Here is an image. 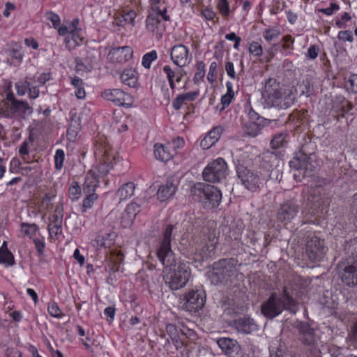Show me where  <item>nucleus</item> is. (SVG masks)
<instances>
[{
    "instance_id": "e2e57ef3",
    "label": "nucleus",
    "mask_w": 357,
    "mask_h": 357,
    "mask_svg": "<svg viewBox=\"0 0 357 357\" xmlns=\"http://www.w3.org/2000/svg\"><path fill=\"white\" fill-rule=\"evenodd\" d=\"M319 48L317 45H312L307 50V56L310 59H314L317 57Z\"/></svg>"
},
{
    "instance_id": "58836bf2",
    "label": "nucleus",
    "mask_w": 357,
    "mask_h": 357,
    "mask_svg": "<svg viewBox=\"0 0 357 357\" xmlns=\"http://www.w3.org/2000/svg\"><path fill=\"white\" fill-rule=\"evenodd\" d=\"M158 54L155 50H152L150 52L145 54L142 57V66L147 69H149L152 61L156 60Z\"/></svg>"
},
{
    "instance_id": "8fccbe9b",
    "label": "nucleus",
    "mask_w": 357,
    "mask_h": 357,
    "mask_svg": "<svg viewBox=\"0 0 357 357\" xmlns=\"http://www.w3.org/2000/svg\"><path fill=\"white\" fill-rule=\"evenodd\" d=\"M218 64L213 61L211 63L209 71L207 75V79L210 83H213L216 79Z\"/></svg>"
},
{
    "instance_id": "bb28decb",
    "label": "nucleus",
    "mask_w": 357,
    "mask_h": 357,
    "mask_svg": "<svg viewBox=\"0 0 357 357\" xmlns=\"http://www.w3.org/2000/svg\"><path fill=\"white\" fill-rule=\"evenodd\" d=\"M154 155L157 160L163 162L169 161L173 157V153L170 151L169 148L162 144L154 145Z\"/></svg>"
},
{
    "instance_id": "774afa93",
    "label": "nucleus",
    "mask_w": 357,
    "mask_h": 357,
    "mask_svg": "<svg viewBox=\"0 0 357 357\" xmlns=\"http://www.w3.org/2000/svg\"><path fill=\"white\" fill-rule=\"evenodd\" d=\"M29 149V142H27V140H25L21 144L20 149H19V153L21 155H28Z\"/></svg>"
},
{
    "instance_id": "f704fd0d",
    "label": "nucleus",
    "mask_w": 357,
    "mask_h": 357,
    "mask_svg": "<svg viewBox=\"0 0 357 357\" xmlns=\"http://www.w3.org/2000/svg\"><path fill=\"white\" fill-rule=\"evenodd\" d=\"M280 89L279 84L273 78L268 79L265 84L264 96L268 97Z\"/></svg>"
},
{
    "instance_id": "6ab92c4d",
    "label": "nucleus",
    "mask_w": 357,
    "mask_h": 357,
    "mask_svg": "<svg viewBox=\"0 0 357 357\" xmlns=\"http://www.w3.org/2000/svg\"><path fill=\"white\" fill-rule=\"evenodd\" d=\"M146 202V199L145 197L136 198L132 202L127 206L123 217V218L125 216L127 217V225L132 222L135 216L140 212L142 206H143Z\"/></svg>"
},
{
    "instance_id": "603ef678",
    "label": "nucleus",
    "mask_w": 357,
    "mask_h": 357,
    "mask_svg": "<svg viewBox=\"0 0 357 357\" xmlns=\"http://www.w3.org/2000/svg\"><path fill=\"white\" fill-rule=\"evenodd\" d=\"M151 14H155L157 15V18L160 19L162 18L165 21H169L170 17L167 15V9L166 8H164L163 9H160L158 7H155V8H153Z\"/></svg>"
},
{
    "instance_id": "39448f33",
    "label": "nucleus",
    "mask_w": 357,
    "mask_h": 357,
    "mask_svg": "<svg viewBox=\"0 0 357 357\" xmlns=\"http://www.w3.org/2000/svg\"><path fill=\"white\" fill-rule=\"evenodd\" d=\"M238 261L234 258L222 259L214 263L209 275L211 282L219 284L228 281L236 272Z\"/></svg>"
},
{
    "instance_id": "a18cd8bd",
    "label": "nucleus",
    "mask_w": 357,
    "mask_h": 357,
    "mask_svg": "<svg viewBox=\"0 0 357 357\" xmlns=\"http://www.w3.org/2000/svg\"><path fill=\"white\" fill-rule=\"evenodd\" d=\"M47 310L49 314L54 317L56 318H61L63 314L61 310V309L59 307L58 305L55 302H52L49 303L47 307Z\"/></svg>"
},
{
    "instance_id": "dca6fc26",
    "label": "nucleus",
    "mask_w": 357,
    "mask_h": 357,
    "mask_svg": "<svg viewBox=\"0 0 357 357\" xmlns=\"http://www.w3.org/2000/svg\"><path fill=\"white\" fill-rule=\"evenodd\" d=\"M132 53L129 46L114 47L109 51L107 59L113 63H125L132 59Z\"/></svg>"
},
{
    "instance_id": "4d7b16f0",
    "label": "nucleus",
    "mask_w": 357,
    "mask_h": 357,
    "mask_svg": "<svg viewBox=\"0 0 357 357\" xmlns=\"http://www.w3.org/2000/svg\"><path fill=\"white\" fill-rule=\"evenodd\" d=\"M337 38L340 40L342 41H348V42H353L354 38L351 33V31H340L338 33Z\"/></svg>"
},
{
    "instance_id": "052dcab7",
    "label": "nucleus",
    "mask_w": 357,
    "mask_h": 357,
    "mask_svg": "<svg viewBox=\"0 0 357 357\" xmlns=\"http://www.w3.org/2000/svg\"><path fill=\"white\" fill-rule=\"evenodd\" d=\"M262 173H264L266 175L268 176V179L271 180H275L280 181L282 178V174L278 169H272L270 174H268V172H265L264 171Z\"/></svg>"
},
{
    "instance_id": "ddd939ff",
    "label": "nucleus",
    "mask_w": 357,
    "mask_h": 357,
    "mask_svg": "<svg viewBox=\"0 0 357 357\" xmlns=\"http://www.w3.org/2000/svg\"><path fill=\"white\" fill-rule=\"evenodd\" d=\"M170 56L172 62L178 67L189 64L192 59L188 48L181 44L176 45L171 49Z\"/></svg>"
},
{
    "instance_id": "bf43d9fd",
    "label": "nucleus",
    "mask_w": 357,
    "mask_h": 357,
    "mask_svg": "<svg viewBox=\"0 0 357 357\" xmlns=\"http://www.w3.org/2000/svg\"><path fill=\"white\" fill-rule=\"evenodd\" d=\"M22 231L26 235H33L37 231V226L34 224L29 225L23 223L22 225Z\"/></svg>"
},
{
    "instance_id": "f3484780",
    "label": "nucleus",
    "mask_w": 357,
    "mask_h": 357,
    "mask_svg": "<svg viewBox=\"0 0 357 357\" xmlns=\"http://www.w3.org/2000/svg\"><path fill=\"white\" fill-rule=\"evenodd\" d=\"M267 103L279 109H285L291 104V98L282 89L267 97Z\"/></svg>"
},
{
    "instance_id": "7ed1b4c3",
    "label": "nucleus",
    "mask_w": 357,
    "mask_h": 357,
    "mask_svg": "<svg viewBox=\"0 0 357 357\" xmlns=\"http://www.w3.org/2000/svg\"><path fill=\"white\" fill-rule=\"evenodd\" d=\"M236 174L241 185L248 190L257 192L268 181V176L261 171L250 169L243 165H236Z\"/></svg>"
},
{
    "instance_id": "de8ad7c7",
    "label": "nucleus",
    "mask_w": 357,
    "mask_h": 357,
    "mask_svg": "<svg viewBox=\"0 0 357 357\" xmlns=\"http://www.w3.org/2000/svg\"><path fill=\"white\" fill-rule=\"evenodd\" d=\"M81 192V189L77 183H74L69 188L68 193L70 198L73 200H77Z\"/></svg>"
},
{
    "instance_id": "c9c22d12",
    "label": "nucleus",
    "mask_w": 357,
    "mask_h": 357,
    "mask_svg": "<svg viewBox=\"0 0 357 357\" xmlns=\"http://www.w3.org/2000/svg\"><path fill=\"white\" fill-rule=\"evenodd\" d=\"M280 34V30L275 27L266 29L263 33V36L267 42H271L276 39Z\"/></svg>"
},
{
    "instance_id": "20e7f679",
    "label": "nucleus",
    "mask_w": 357,
    "mask_h": 357,
    "mask_svg": "<svg viewBox=\"0 0 357 357\" xmlns=\"http://www.w3.org/2000/svg\"><path fill=\"white\" fill-rule=\"evenodd\" d=\"M191 193L195 200L209 208L218 207L222 200L221 191L211 185L198 183L191 190Z\"/></svg>"
},
{
    "instance_id": "2eb2a0df",
    "label": "nucleus",
    "mask_w": 357,
    "mask_h": 357,
    "mask_svg": "<svg viewBox=\"0 0 357 357\" xmlns=\"http://www.w3.org/2000/svg\"><path fill=\"white\" fill-rule=\"evenodd\" d=\"M217 344L222 351L229 357H236L241 352V346L236 340L229 337H220Z\"/></svg>"
},
{
    "instance_id": "a878e982",
    "label": "nucleus",
    "mask_w": 357,
    "mask_h": 357,
    "mask_svg": "<svg viewBox=\"0 0 357 357\" xmlns=\"http://www.w3.org/2000/svg\"><path fill=\"white\" fill-rule=\"evenodd\" d=\"M302 342L305 346V351L307 357H320L321 350L318 342L314 337L301 338Z\"/></svg>"
},
{
    "instance_id": "680f3d73",
    "label": "nucleus",
    "mask_w": 357,
    "mask_h": 357,
    "mask_svg": "<svg viewBox=\"0 0 357 357\" xmlns=\"http://www.w3.org/2000/svg\"><path fill=\"white\" fill-rule=\"evenodd\" d=\"M348 82L350 84V89L351 91L357 93V75H351L349 77Z\"/></svg>"
},
{
    "instance_id": "1a4fd4ad",
    "label": "nucleus",
    "mask_w": 357,
    "mask_h": 357,
    "mask_svg": "<svg viewBox=\"0 0 357 357\" xmlns=\"http://www.w3.org/2000/svg\"><path fill=\"white\" fill-rule=\"evenodd\" d=\"M289 166L295 169L304 170L303 176H307L317 169L318 164L314 155L307 154L302 150L299 156L295 157L289 162Z\"/></svg>"
},
{
    "instance_id": "9d476101",
    "label": "nucleus",
    "mask_w": 357,
    "mask_h": 357,
    "mask_svg": "<svg viewBox=\"0 0 357 357\" xmlns=\"http://www.w3.org/2000/svg\"><path fill=\"white\" fill-rule=\"evenodd\" d=\"M205 301L206 296L203 291L192 290L183 296V307L190 312H196L204 307Z\"/></svg>"
},
{
    "instance_id": "c85d7f7f",
    "label": "nucleus",
    "mask_w": 357,
    "mask_h": 357,
    "mask_svg": "<svg viewBox=\"0 0 357 357\" xmlns=\"http://www.w3.org/2000/svg\"><path fill=\"white\" fill-rule=\"evenodd\" d=\"M146 29L151 32H155L158 34H161L160 31L163 29V24L161 23V20L157 18L155 14L150 13L146 18Z\"/></svg>"
},
{
    "instance_id": "4468645a",
    "label": "nucleus",
    "mask_w": 357,
    "mask_h": 357,
    "mask_svg": "<svg viewBox=\"0 0 357 357\" xmlns=\"http://www.w3.org/2000/svg\"><path fill=\"white\" fill-rule=\"evenodd\" d=\"M162 70L172 91L176 88V83H179L185 75V71L183 67L172 68L169 65H165L163 66Z\"/></svg>"
},
{
    "instance_id": "473e14b6",
    "label": "nucleus",
    "mask_w": 357,
    "mask_h": 357,
    "mask_svg": "<svg viewBox=\"0 0 357 357\" xmlns=\"http://www.w3.org/2000/svg\"><path fill=\"white\" fill-rule=\"evenodd\" d=\"M98 181L93 176H87L83 184V192L84 195L96 194L95 191Z\"/></svg>"
},
{
    "instance_id": "5701e85b",
    "label": "nucleus",
    "mask_w": 357,
    "mask_h": 357,
    "mask_svg": "<svg viewBox=\"0 0 357 357\" xmlns=\"http://www.w3.org/2000/svg\"><path fill=\"white\" fill-rule=\"evenodd\" d=\"M222 130V129L221 127H215L213 128L201 141L200 146L205 150L210 149L220 139Z\"/></svg>"
},
{
    "instance_id": "6e6552de",
    "label": "nucleus",
    "mask_w": 357,
    "mask_h": 357,
    "mask_svg": "<svg viewBox=\"0 0 357 357\" xmlns=\"http://www.w3.org/2000/svg\"><path fill=\"white\" fill-rule=\"evenodd\" d=\"M305 249L306 257L312 262L321 261L328 251L325 241L315 234H310L306 237Z\"/></svg>"
},
{
    "instance_id": "4c0bfd02",
    "label": "nucleus",
    "mask_w": 357,
    "mask_h": 357,
    "mask_svg": "<svg viewBox=\"0 0 357 357\" xmlns=\"http://www.w3.org/2000/svg\"><path fill=\"white\" fill-rule=\"evenodd\" d=\"M0 263L9 266L14 264V257L11 252L0 248Z\"/></svg>"
},
{
    "instance_id": "393cba45",
    "label": "nucleus",
    "mask_w": 357,
    "mask_h": 357,
    "mask_svg": "<svg viewBox=\"0 0 357 357\" xmlns=\"http://www.w3.org/2000/svg\"><path fill=\"white\" fill-rule=\"evenodd\" d=\"M62 216L53 214L50 216L48 231L51 238H57L62 233Z\"/></svg>"
},
{
    "instance_id": "e433bc0d",
    "label": "nucleus",
    "mask_w": 357,
    "mask_h": 357,
    "mask_svg": "<svg viewBox=\"0 0 357 357\" xmlns=\"http://www.w3.org/2000/svg\"><path fill=\"white\" fill-rule=\"evenodd\" d=\"M79 131V126L75 122V123H71L67 130L66 137L67 139L70 142H74L78 136Z\"/></svg>"
},
{
    "instance_id": "423d86ee",
    "label": "nucleus",
    "mask_w": 357,
    "mask_h": 357,
    "mask_svg": "<svg viewBox=\"0 0 357 357\" xmlns=\"http://www.w3.org/2000/svg\"><path fill=\"white\" fill-rule=\"evenodd\" d=\"M8 102L5 104L6 108L0 109V114L6 118L18 117L24 119L27 114L32 113V108L23 100L15 98L13 92H9L6 96Z\"/></svg>"
},
{
    "instance_id": "f257e3e1",
    "label": "nucleus",
    "mask_w": 357,
    "mask_h": 357,
    "mask_svg": "<svg viewBox=\"0 0 357 357\" xmlns=\"http://www.w3.org/2000/svg\"><path fill=\"white\" fill-rule=\"evenodd\" d=\"M174 227L169 225L162 235V239L157 250V257L163 265L162 280L171 290L183 288L191 277L188 262L177 259L171 248Z\"/></svg>"
},
{
    "instance_id": "aec40b11",
    "label": "nucleus",
    "mask_w": 357,
    "mask_h": 357,
    "mask_svg": "<svg viewBox=\"0 0 357 357\" xmlns=\"http://www.w3.org/2000/svg\"><path fill=\"white\" fill-rule=\"evenodd\" d=\"M322 189L317 188L313 189L310 195L307 198V203L310 205V207L313 209L312 213H315L322 206L326 204V199L324 194L322 192Z\"/></svg>"
},
{
    "instance_id": "4be33fe9",
    "label": "nucleus",
    "mask_w": 357,
    "mask_h": 357,
    "mask_svg": "<svg viewBox=\"0 0 357 357\" xmlns=\"http://www.w3.org/2000/svg\"><path fill=\"white\" fill-rule=\"evenodd\" d=\"M234 326L239 333L249 334L257 329L253 319L250 318H239L234 321Z\"/></svg>"
},
{
    "instance_id": "7c9ffc66",
    "label": "nucleus",
    "mask_w": 357,
    "mask_h": 357,
    "mask_svg": "<svg viewBox=\"0 0 357 357\" xmlns=\"http://www.w3.org/2000/svg\"><path fill=\"white\" fill-rule=\"evenodd\" d=\"M135 189V185L132 182L126 183L118 190L116 196L120 201L126 200L133 195Z\"/></svg>"
},
{
    "instance_id": "2f4dec72",
    "label": "nucleus",
    "mask_w": 357,
    "mask_h": 357,
    "mask_svg": "<svg viewBox=\"0 0 357 357\" xmlns=\"http://www.w3.org/2000/svg\"><path fill=\"white\" fill-rule=\"evenodd\" d=\"M203 232L213 244L216 243L218 232L216 230V224L214 221H208L206 226L204 227Z\"/></svg>"
},
{
    "instance_id": "412c9836",
    "label": "nucleus",
    "mask_w": 357,
    "mask_h": 357,
    "mask_svg": "<svg viewBox=\"0 0 357 357\" xmlns=\"http://www.w3.org/2000/svg\"><path fill=\"white\" fill-rule=\"evenodd\" d=\"M199 91H193L178 94L172 101V107L176 110H179L183 106L188 105L197 99Z\"/></svg>"
},
{
    "instance_id": "864d4df0",
    "label": "nucleus",
    "mask_w": 357,
    "mask_h": 357,
    "mask_svg": "<svg viewBox=\"0 0 357 357\" xmlns=\"http://www.w3.org/2000/svg\"><path fill=\"white\" fill-rule=\"evenodd\" d=\"M75 63L77 72L90 71L91 69V66L89 63L85 64L82 59L76 58Z\"/></svg>"
},
{
    "instance_id": "ea45409f",
    "label": "nucleus",
    "mask_w": 357,
    "mask_h": 357,
    "mask_svg": "<svg viewBox=\"0 0 357 357\" xmlns=\"http://www.w3.org/2000/svg\"><path fill=\"white\" fill-rule=\"evenodd\" d=\"M287 135L284 133H279L275 135L271 142L272 148L278 149L282 147L286 143Z\"/></svg>"
},
{
    "instance_id": "13d9d810",
    "label": "nucleus",
    "mask_w": 357,
    "mask_h": 357,
    "mask_svg": "<svg viewBox=\"0 0 357 357\" xmlns=\"http://www.w3.org/2000/svg\"><path fill=\"white\" fill-rule=\"evenodd\" d=\"M29 86V83L26 81L19 82L15 84L17 93L19 96H24L26 93V89Z\"/></svg>"
},
{
    "instance_id": "a211bd4d",
    "label": "nucleus",
    "mask_w": 357,
    "mask_h": 357,
    "mask_svg": "<svg viewBox=\"0 0 357 357\" xmlns=\"http://www.w3.org/2000/svg\"><path fill=\"white\" fill-rule=\"evenodd\" d=\"M341 279L347 286H357V259L351 264L344 267Z\"/></svg>"
},
{
    "instance_id": "338daca9",
    "label": "nucleus",
    "mask_w": 357,
    "mask_h": 357,
    "mask_svg": "<svg viewBox=\"0 0 357 357\" xmlns=\"http://www.w3.org/2000/svg\"><path fill=\"white\" fill-rule=\"evenodd\" d=\"M202 15L205 17L206 20H212L215 16V13L212 10L208 8L203 10Z\"/></svg>"
},
{
    "instance_id": "c756f323",
    "label": "nucleus",
    "mask_w": 357,
    "mask_h": 357,
    "mask_svg": "<svg viewBox=\"0 0 357 357\" xmlns=\"http://www.w3.org/2000/svg\"><path fill=\"white\" fill-rule=\"evenodd\" d=\"M137 16L134 10H129L128 12H123L115 18V23L119 26H125L127 24H130L132 26H135V19Z\"/></svg>"
},
{
    "instance_id": "09e8293b",
    "label": "nucleus",
    "mask_w": 357,
    "mask_h": 357,
    "mask_svg": "<svg viewBox=\"0 0 357 357\" xmlns=\"http://www.w3.org/2000/svg\"><path fill=\"white\" fill-rule=\"evenodd\" d=\"M45 17L47 20L50 21L52 23V25L55 29H57L60 25L61 19L57 14L52 11L47 12L45 13Z\"/></svg>"
},
{
    "instance_id": "79ce46f5",
    "label": "nucleus",
    "mask_w": 357,
    "mask_h": 357,
    "mask_svg": "<svg viewBox=\"0 0 357 357\" xmlns=\"http://www.w3.org/2000/svg\"><path fill=\"white\" fill-rule=\"evenodd\" d=\"M86 198L83 200L82 203V212H86L88 208L92 207L94 202L97 199L98 195L97 194L92 195H85Z\"/></svg>"
},
{
    "instance_id": "72a5a7b5",
    "label": "nucleus",
    "mask_w": 357,
    "mask_h": 357,
    "mask_svg": "<svg viewBox=\"0 0 357 357\" xmlns=\"http://www.w3.org/2000/svg\"><path fill=\"white\" fill-rule=\"evenodd\" d=\"M113 236L112 234L108 233L104 235H98L93 241V245L97 248H107L112 244V240L109 239Z\"/></svg>"
},
{
    "instance_id": "0eeeda50",
    "label": "nucleus",
    "mask_w": 357,
    "mask_h": 357,
    "mask_svg": "<svg viewBox=\"0 0 357 357\" xmlns=\"http://www.w3.org/2000/svg\"><path fill=\"white\" fill-rule=\"evenodd\" d=\"M227 174V162L223 158H218L206 166L202 172V177L205 181L219 183L226 178Z\"/></svg>"
},
{
    "instance_id": "9b49d317",
    "label": "nucleus",
    "mask_w": 357,
    "mask_h": 357,
    "mask_svg": "<svg viewBox=\"0 0 357 357\" xmlns=\"http://www.w3.org/2000/svg\"><path fill=\"white\" fill-rule=\"evenodd\" d=\"M300 211L299 204L294 200L284 202L277 213L278 220L283 223H289L294 220Z\"/></svg>"
},
{
    "instance_id": "c03bdc74",
    "label": "nucleus",
    "mask_w": 357,
    "mask_h": 357,
    "mask_svg": "<svg viewBox=\"0 0 357 357\" xmlns=\"http://www.w3.org/2000/svg\"><path fill=\"white\" fill-rule=\"evenodd\" d=\"M65 158L64 151L62 149L56 150L54 155V163L55 168L58 170L61 169L63 165V161Z\"/></svg>"
},
{
    "instance_id": "69168bd1",
    "label": "nucleus",
    "mask_w": 357,
    "mask_h": 357,
    "mask_svg": "<svg viewBox=\"0 0 357 357\" xmlns=\"http://www.w3.org/2000/svg\"><path fill=\"white\" fill-rule=\"evenodd\" d=\"M233 98L231 97L229 95L225 94L221 98V104L222 105V108L220 110H224L229 105L232 100Z\"/></svg>"
},
{
    "instance_id": "a19ab883",
    "label": "nucleus",
    "mask_w": 357,
    "mask_h": 357,
    "mask_svg": "<svg viewBox=\"0 0 357 357\" xmlns=\"http://www.w3.org/2000/svg\"><path fill=\"white\" fill-rule=\"evenodd\" d=\"M205 75V64L203 61H199L197 64V72L194 77L195 83L203 80Z\"/></svg>"
},
{
    "instance_id": "37998d69",
    "label": "nucleus",
    "mask_w": 357,
    "mask_h": 357,
    "mask_svg": "<svg viewBox=\"0 0 357 357\" xmlns=\"http://www.w3.org/2000/svg\"><path fill=\"white\" fill-rule=\"evenodd\" d=\"M298 330L303 335L302 338L314 337V331L307 324L301 323L298 325Z\"/></svg>"
},
{
    "instance_id": "3c124183",
    "label": "nucleus",
    "mask_w": 357,
    "mask_h": 357,
    "mask_svg": "<svg viewBox=\"0 0 357 357\" xmlns=\"http://www.w3.org/2000/svg\"><path fill=\"white\" fill-rule=\"evenodd\" d=\"M225 70L227 75L232 79H238V77L235 72L234 63L231 61L225 63Z\"/></svg>"
},
{
    "instance_id": "49530a36",
    "label": "nucleus",
    "mask_w": 357,
    "mask_h": 357,
    "mask_svg": "<svg viewBox=\"0 0 357 357\" xmlns=\"http://www.w3.org/2000/svg\"><path fill=\"white\" fill-rule=\"evenodd\" d=\"M249 52L254 56H260L263 54V48L258 43L253 41L249 45Z\"/></svg>"
},
{
    "instance_id": "6e6d98bb",
    "label": "nucleus",
    "mask_w": 357,
    "mask_h": 357,
    "mask_svg": "<svg viewBox=\"0 0 357 357\" xmlns=\"http://www.w3.org/2000/svg\"><path fill=\"white\" fill-rule=\"evenodd\" d=\"M218 8L220 11V13L223 16H227L229 13V3L227 2V0H220Z\"/></svg>"
},
{
    "instance_id": "b1692460",
    "label": "nucleus",
    "mask_w": 357,
    "mask_h": 357,
    "mask_svg": "<svg viewBox=\"0 0 357 357\" xmlns=\"http://www.w3.org/2000/svg\"><path fill=\"white\" fill-rule=\"evenodd\" d=\"M176 186L173 181L168 179L165 184L160 185L157 192V198L160 202H165L170 198L176 192Z\"/></svg>"
},
{
    "instance_id": "f8f14e48",
    "label": "nucleus",
    "mask_w": 357,
    "mask_h": 357,
    "mask_svg": "<svg viewBox=\"0 0 357 357\" xmlns=\"http://www.w3.org/2000/svg\"><path fill=\"white\" fill-rule=\"evenodd\" d=\"M102 97L107 100L112 102L118 106H130L132 104V97L119 89H106L102 93Z\"/></svg>"
},
{
    "instance_id": "cd10ccee",
    "label": "nucleus",
    "mask_w": 357,
    "mask_h": 357,
    "mask_svg": "<svg viewBox=\"0 0 357 357\" xmlns=\"http://www.w3.org/2000/svg\"><path fill=\"white\" fill-rule=\"evenodd\" d=\"M138 75L135 69H126L121 75V82L130 87H135L137 84Z\"/></svg>"
},
{
    "instance_id": "5fc2aeb1",
    "label": "nucleus",
    "mask_w": 357,
    "mask_h": 357,
    "mask_svg": "<svg viewBox=\"0 0 357 357\" xmlns=\"http://www.w3.org/2000/svg\"><path fill=\"white\" fill-rule=\"evenodd\" d=\"M21 50L22 47L20 46L15 45L10 50V55L17 61H21L23 58V53Z\"/></svg>"
},
{
    "instance_id": "f03ea898",
    "label": "nucleus",
    "mask_w": 357,
    "mask_h": 357,
    "mask_svg": "<svg viewBox=\"0 0 357 357\" xmlns=\"http://www.w3.org/2000/svg\"><path fill=\"white\" fill-rule=\"evenodd\" d=\"M294 288L289 283L284 285L282 294L278 296L273 293L261 305L262 314L268 319H273L280 314L283 310L295 314L298 310V303L293 298Z\"/></svg>"
},
{
    "instance_id": "0e129e2a",
    "label": "nucleus",
    "mask_w": 357,
    "mask_h": 357,
    "mask_svg": "<svg viewBox=\"0 0 357 357\" xmlns=\"http://www.w3.org/2000/svg\"><path fill=\"white\" fill-rule=\"evenodd\" d=\"M71 39L75 45L79 44L82 41V38L79 36L77 30H73L70 32Z\"/></svg>"
}]
</instances>
